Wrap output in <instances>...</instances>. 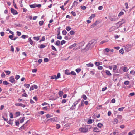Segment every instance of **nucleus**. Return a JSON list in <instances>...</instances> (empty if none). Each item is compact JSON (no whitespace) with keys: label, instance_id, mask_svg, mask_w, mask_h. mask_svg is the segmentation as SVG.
Here are the masks:
<instances>
[{"label":"nucleus","instance_id":"obj_1","mask_svg":"<svg viewBox=\"0 0 135 135\" xmlns=\"http://www.w3.org/2000/svg\"><path fill=\"white\" fill-rule=\"evenodd\" d=\"M95 41L94 40H92L90 41L86 47L84 49H81V51L82 52H85L89 49H91L95 45Z\"/></svg>","mask_w":135,"mask_h":135},{"label":"nucleus","instance_id":"obj_2","mask_svg":"<svg viewBox=\"0 0 135 135\" xmlns=\"http://www.w3.org/2000/svg\"><path fill=\"white\" fill-rule=\"evenodd\" d=\"M79 130L82 132L85 133L88 132V129L86 128L81 127L79 129Z\"/></svg>","mask_w":135,"mask_h":135},{"label":"nucleus","instance_id":"obj_3","mask_svg":"<svg viewBox=\"0 0 135 135\" xmlns=\"http://www.w3.org/2000/svg\"><path fill=\"white\" fill-rule=\"evenodd\" d=\"M9 81L11 83H15L16 82V81L13 76H11L9 78Z\"/></svg>","mask_w":135,"mask_h":135},{"label":"nucleus","instance_id":"obj_4","mask_svg":"<svg viewBox=\"0 0 135 135\" xmlns=\"http://www.w3.org/2000/svg\"><path fill=\"white\" fill-rule=\"evenodd\" d=\"M11 13L14 15H16L18 13L17 11L13 8L11 9Z\"/></svg>","mask_w":135,"mask_h":135},{"label":"nucleus","instance_id":"obj_5","mask_svg":"<svg viewBox=\"0 0 135 135\" xmlns=\"http://www.w3.org/2000/svg\"><path fill=\"white\" fill-rule=\"evenodd\" d=\"M15 105L17 106H21L23 108L25 107V105L23 104L22 103H16Z\"/></svg>","mask_w":135,"mask_h":135},{"label":"nucleus","instance_id":"obj_6","mask_svg":"<svg viewBox=\"0 0 135 135\" xmlns=\"http://www.w3.org/2000/svg\"><path fill=\"white\" fill-rule=\"evenodd\" d=\"M125 23V21L124 20H122V21H119L117 23V24H119L121 26L122 24Z\"/></svg>","mask_w":135,"mask_h":135},{"label":"nucleus","instance_id":"obj_7","mask_svg":"<svg viewBox=\"0 0 135 135\" xmlns=\"http://www.w3.org/2000/svg\"><path fill=\"white\" fill-rule=\"evenodd\" d=\"M76 105L75 104H74V103L73 105L70 108L69 110L71 111L74 109H75L76 108Z\"/></svg>","mask_w":135,"mask_h":135},{"label":"nucleus","instance_id":"obj_8","mask_svg":"<svg viewBox=\"0 0 135 135\" xmlns=\"http://www.w3.org/2000/svg\"><path fill=\"white\" fill-rule=\"evenodd\" d=\"M58 118L57 117L49 119L51 122H56L57 121Z\"/></svg>","mask_w":135,"mask_h":135},{"label":"nucleus","instance_id":"obj_9","mask_svg":"<svg viewBox=\"0 0 135 135\" xmlns=\"http://www.w3.org/2000/svg\"><path fill=\"white\" fill-rule=\"evenodd\" d=\"M118 120L117 118H114L113 121V122L114 124H116L118 123Z\"/></svg>","mask_w":135,"mask_h":135},{"label":"nucleus","instance_id":"obj_10","mask_svg":"<svg viewBox=\"0 0 135 135\" xmlns=\"http://www.w3.org/2000/svg\"><path fill=\"white\" fill-rule=\"evenodd\" d=\"M61 44L60 41L58 40L55 43V44L57 46H59Z\"/></svg>","mask_w":135,"mask_h":135},{"label":"nucleus","instance_id":"obj_11","mask_svg":"<svg viewBox=\"0 0 135 135\" xmlns=\"http://www.w3.org/2000/svg\"><path fill=\"white\" fill-rule=\"evenodd\" d=\"M116 27L115 26H114L112 27L109 29V31L110 32H111L114 31L116 29Z\"/></svg>","mask_w":135,"mask_h":135},{"label":"nucleus","instance_id":"obj_12","mask_svg":"<svg viewBox=\"0 0 135 135\" xmlns=\"http://www.w3.org/2000/svg\"><path fill=\"white\" fill-rule=\"evenodd\" d=\"M94 66L93 64L92 63H89V64H86V66L88 67H93Z\"/></svg>","mask_w":135,"mask_h":135},{"label":"nucleus","instance_id":"obj_13","mask_svg":"<svg viewBox=\"0 0 135 135\" xmlns=\"http://www.w3.org/2000/svg\"><path fill=\"white\" fill-rule=\"evenodd\" d=\"M30 7L31 8H34L36 7V4H33L30 5Z\"/></svg>","mask_w":135,"mask_h":135},{"label":"nucleus","instance_id":"obj_14","mask_svg":"<svg viewBox=\"0 0 135 135\" xmlns=\"http://www.w3.org/2000/svg\"><path fill=\"white\" fill-rule=\"evenodd\" d=\"M93 131L96 132H100V131L99 129L97 127H95L94 128Z\"/></svg>","mask_w":135,"mask_h":135},{"label":"nucleus","instance_id":"obj_15","mask_svg":"<svg viewBox=\"0 0 135 135\" xmlns=\"http://www.w3.org/2000/svg\"><path fill=\"white\" fill-rule=\"evenodd\" d=\"M65 73L67 75H69L71 74L69 72V71L68 69H66L65 71Z\"/></svg>","mask_w":135,"mask_h":135},{"label":"nucleus","instance_id":"obj_16","mask_svg":"<svg viewBox=\"0 0 135 135\" xmlns=\"http://www.w3.org/2000/svg\"><path fill=\"white\" fill-rule=\"evenodd\" d=\"M105 73L108 76H111L112 74L110 73L109 71L106 70L105 71Z\"/></svg>","mask_w":135,"mask_h":135},{"label":"nucleus","instance_id":"obj_17","mask_svg":"<svg viewBox=\"0 0 135 135\" xmlns=\"http://www.w3.org/2000/svg\"><path fill=\"white\" fill-rule=\"evenodd\" d=\"M76 45V43H74L72 45L70 46L69 48L70 49H72L73 47L75 46Z\"/></svg>","mask_w":135,"mask_h":135},{"label":"nucleus","instance_id":"obj_18","mask_svg":"<svg viewBox=\"0 0 135 135\" xmlns=\"http://www.w3.org/2000/svg\"><path fill=\"white\" fill-rule=\"evenodd\" d=\"M95 16V14H92L90 17L89 18V19L90 20L92 19L93 18H94Z\"/></svg>","mask_w":135,"mask_h":135},{"label":"nucleus","instance_id":"obj_19","mask_svg":"<svg viewBox=\"0 0 135 135\" xmlns=\"http://www.w3.org/2000/svg\"><path fill=\"white\" fill-rule=\"evenodd\" d=\"M28 41L31 45H32L33 43V41L31 40V38L28 39Z\"/></svg>","mask_w":135,"mask_h":135},{"label":"nucleus","instance_id":"obj_20","mask_svg":"<svg viewBox=\"0 0 135 135\" xmlns=\"http://www.w3.org/2000/svg\"><path fill=\"white\" fill-rule=\"evenodd\" d=\"M84 102V100H83L81 101V103L80 104H79V107H80L82 106H83L84 105V104L83 103V102Z\"/></svg>","mask_w":135,"mask_h":135},{"label":"nucleus","instance_id":"obj_21","mask_svg":"<svg viewBox=\"0 0 135 135\" xmlns=\"http://www.w3.org/2000/svg\"><path fill=\"white\" fill-rule=\"evenodd\" d=\"M8 123L9 124H11V125H13V121L12 120L10 119L8 121H7Z\"/></svg>","mask_w":135,"mask_h":135},{"label":"nucleus","instance_id":"obj_22","mask_svg":"<svg viewBox=\"0 0 135 135\" xmlns=\"http://www.w3.org/2000/svg\"><path fill=\"white\" fill-rule=\"evenodd\" d=\"M103 126V124L100 123H99L97 124V126L99 128H101Z\"/></svg>","mask_w":135,"mask_h":135},{"label":"nucleus","instance_id":"obj_23","mask_svg":"<svg viewBox=\"0 0 135 135\" xmlns=\"http://www.w3.org/2000/svg\"><path fill=\"white\" fill-rule=\"evenodd\" d=\"M80 99H78L77 100L74 102V104L76 105L78 103L80 102Z\"/></svg>","mask_w":135,"mask_h":135},{"label":"nucleus","instance_id":"obj_24","mask_svg":"<svg viewBox=\"0 0 135 135\" xmlns=\"http://www.w3.org/2000/svg\"><path fill=\"white\" fill-rule=\"evenodd\" d=\"M63 94V92L62 91H61L59 92V95L60 97H62Z\"/></svg>","mask_w":135,"mask_h":135},{"label":"nucleus","instance_id":"obj_25","mask_svg":"<svg viewBox=\"0 0 135 135\" xmlns=\"http://www.w3.org/2000/svg\"><path fill=\"white\" fill-rule=\"evenodd\" d=\"M108 40H103L101 41L100 43V44H102L104 43L107 42H108Z\"/></svg>","mask_w":135,"mask_h":135},{"label":"nucleus","instance_id":"obj_26","mask_svg":"<svg viewBox=\"0 0 135 135\" xmlns=\"http://www.w3.org/2000/svg\"><path fill=\"white\" fill-rule=\"evenodd\" d=\"M82 98H83V99H84L85 100H86L87 98L86 96V95L85 94H83L82 96Z\"/></svg>","mask_w":135,"mask_h":135},{"label":"nucleus","instance_id":"obj_27","mask_svg":"<svg viewBox=\"0 0 135 135\" xmlns=\"http://www.w3.org/2000/svg\"><path fill=\"white\" fill-rule=\"evenodd\" d=\"M78 4V2L76 1H74L72 5V6H74L75 5H77Z\"/></svg>","mask_w":135,"mask_h":135},{"label":"nucleus","instance_id":"obj_28","mask_svg":"<svg viewBox=\"0 0 135 135\" xmlns=\"http://www.w3.org/2000/svg\"><path fill=\"white\" fill-rule=\"evenodd\" d=\"M4 72H5L7 75H9L11 73V72L9 71H5Z\"/></svg>","mask_w":135,"mask_h":135},{"label":"nucleus","instance_id":"obj_29","mask_svg":"<svg viewBox=\"0 0 135 135\" xmlns=\"http://www.w3.org/2000/svg\"><path fill=\"white\" fill-rule=\"evenodd\" d=\"M51 47L52 49L54 50L55 51H56L57 50L56 49L55 47L53 45H52L51 46Z\"/></svg>","mask_w":135,"mask_h":135},{"label":"nucleus","instance_id":"obj_30","mask_svg":"<svg viewBox=\"0 0 135 135\" xmlns=\"http://www.w3.org/2000/svg\"><path fill=\"white\" fill-rule=\"evenodd\" d=\"M60 73H58L57 74V76H56V80L58 78H60Z\"/></svg>","mask_w":135,"mask_h":135},{"label":"nucleus","instance_id":"obj_31","mask_svg":"<svg viewBox=\"0 0 135 135\" xmlns=\"http://www.w3.org/2000/svg\"><path fill=\"white\" fill-rule=\"evenodd\" d=\"M43 110H49V109L47 107H43Z\"/></svg>","mask_w":135,"mask_h":135},{"label":"nucleus","instance_id":"obj_32","mask_svg":"<svg viewBox=\"0 0 135 135\" xmlns=\"http://www.w3.org/2000/svg\"><path fill=\"white\" fill-rule=\"evenodd\" d=\"M44 23V21H41L39 22V24L40 26H42Z\"/></svg>","mask_w":135,"mask_h":135},{"label":"nucleus","instance_id":"obj_33","mask_svg":"<svg viewBox=\"0 0 135 135\" xmlns=\"http://www.w3.org/2000/svg\"><path fill=\"white\" fill-rule=\"evenodd\" d=\"M92 123V120L91 119L89 120L88 121L87 123L88 124H91Z\"/></svg>","mask_w":135,"mask_h":135},{"label":"nucleus","instance_id":"obj_34","mask_svg":"<svg viewBox=\"0 0 135 135\" xmlns=\"http://www.w3.org/2000/svg\"><path fill=\"white\" fill-rule=\"evenodd\" d=\"M24 86L27 88H28L30 86V84H24Z\"/></svg>","mask_w":135,"mask_h":135},{"label":"nucleus","instance_id":"obj_35","mask_svg":"<svg viewBox=\"0 0 135 135\" xmlns=\"http://www.w3.org/2000/svg\"><path fill=\"white\" fill-rule=\"evenodd\" d=\"M14 0H13V6L15 7V8L16 9H18V8L16 6V4L15 3V2L14 1Z\"/></svg>","mask_w":135,"mask_h":135},{"label":"nucleus","instance_id":"obj_36","mask_svg":"<svg viewBox=\"0 0 135 135\" xmlns=\"http://www.w3.org/2000/svg\"><path fill=\"white\" fill-rule=\"evenodd\" d=\"M75 33V32L73 30H71L70 32V33L71 35H74Z\"/></svg>","mask_w":135,"mask_h":135},{"label":"nucleus","instance_id":"obj_37","mask_svg":"<svg viewBox=\"0 0 135 135\" xmlns=\"http://www.w3.org/2000/svg\"><path fill=\"white\" fill-rule=\"evenodd\" d=\"M79 44H80V46L81 47H82L84 45V42H82L80 43H79Z\"/></svg>","mask_w":135,"mask_h":135},{"label":"nucleus","instance_id":"obj_38","mask_svg":"<svg viewBox=\"0 0 135 135\" xmlns=\"http://www.w3.org/2000/svg\"><path fill=\"white\" fill-rule=\"evenodd\" d=\"M125 108L124 107H122L121 108H120L118 109V110L119 111H121L123 110V109Z\"/></svg>","mask_w":135,"mask_h":135},{"label":"nucleus","instance_id":"obj_39","mask_svg":"<svg viewBox=\"0 0 135 135\" xmlns=\"http://www.w3.org/2000/svg\"><path fill=\"white\" fill-rule=\"evenodd\" d=\"M129 83V81H126L124 82V84L126 85H128Z\"/></svg>","mask_w":135,"mask_h":135},{"label":"nucleus","instance_id":"obj_40","mask_svg":"<svg viewBox=\"0 0 135 135\" xmlns=\"http://www.w3.org/2000/svg\"><path fill=\"white\" fill-rule=\"evenodd\" d=\"M6 76L5 75L4 73V72H3L1 75V77L2 78H5Z\"/></svg>","mask_w":135,"mask_h":135},{"label":"nucleus","instance_id":"obj_41","mask_svg":"<svg viewBox=\"0 0 135 135\" xmlns=\"http://www.w3.org/2000/svg\"><path fill=\"white\" fill-rule=\"evenodd\" d=\"M67 33L66 31L65 30H63L62 31V34L64 35H65Z\"/></svg>","mask_w":135,"mask_h":135},{"label":"nucleus","instance_id":"obj_42","mask_svg":"<svg viewBox=\"0 0 135 135\" xmlns=\"http://www.w3.org/2000/svg\"><path fill=\"white\" fill-rule=\"evenodd\" d=\"M71 14L72 15L74 16H76V13L75 12H74L72 11L71 12Z\"/></svg>","mask_w":135,"mask_h":135},{"label":"nucleus","instance_id":"obj_43","mask_svg":"<svg viewBox=\"0 0 135 135\" xmlns=\"http://www.w3.org/2000/svg\"><path fill=\"white\" fill-rule=\"evenodd\" d=\"M119 52L121 54H123L124 52V51L123 50V49L122 48L121 49L119 50Z\"/></svg>","mask_w":135,"mask_h":135},{"label":"nucleus","instance_id":"obj_44","mask_svg":"<svg viewBox=\"0 0 135 135\" xmlns=\"http://www.w3.org/2000/svg\"><path fill=\"white\" fill-rule=\"evenodd\" d=\"M33 39L35 40L38 41L39 40V38L38 37H34Z\"/></svg>","mask_w":135,"mask_h":135},{"label":"nucleus","instance_id":"obj_45","mask_svg":"<svg viewBox=\"0 0 135 135\" xmlns=\"http://www.w3.org/2000/svg\"><path fill=\"white\" fill-rule=\"evenodd\" d=\"M124 13L123 12H120L118 14V16H120L123 15Z\"/></svg>","mask_w":135,"mask_h":135},{"label":"nucleus","instance_id":"obj_46","mask_svg":"<svg viewBox=\"0 0 135 135\" xmlns=\"http://www.w3.org/2000/svg\"><path fill=\"white\" fill-rule=\"evenodd\" d=\"M127 68L126 67H125L123 68V70L124 72H125L127 71Z\"/></svg>","mask_w":135,"mask_h":135},{"label":"nucleus","instance_id":"obj_47","mask_svg":"<svg viewBox=\"0 0 135 135\" xmlns=\"http://www.w3.org/2000/svg\"><path fill=\"white\" fill-rule=\"evenodd\" d=\"M81 69L80 68H77L75 70L76 71L77 73L80 72L81 71Z\"/></svg>","mask_w":135,"mask_h":135},{"label":"nucleus","instance_id":"obj_48","mask_svg":"<svg viewBox=\"0 0 135 135\" xmlns=\"http://www.w3.org/2000/svg\"><path fill=\"white\" fill-rule=\"evenodd\" d=\"M44 61V62H47L49 61V59L47 58H45Z\"/></svg>","mask_w":135,"mask_h":135},{"label":"nucleus","instance_id":"obj_49","mask_svg":"<svg viewBox=\"0 0 135 135\" xmlns=\"http://www.w3.org/2000/svg\"><path fill=\"white\" fill-rule=\"evenodd\" d=\"M117 69V66L115 65H114L113 67V71L115 72V71L116 69Z\"/></svg>","mask_w":135,"mask_h":135},{"label":"nucleus","instance_id":"obj_50","mask_svg":"<svg viewBox=\"0 0 135 135\" xmlns=\"http://www.w3.org/2000/svg\"><path fill=\"white\" fill-rule=\"evenodd\" d=\"M66 29L67 31H69L71 29V28L69 26H68L66 27Z\"/></svg>","mask_w":135,"mask_h":135},{"label":"nucleus","instance_id":"obj_51","mask_svg":"<svg viewBox=\"0 0 135 135\" xmlns=\"http://www.w3.org/2000/svg\"><path fill=\"white\" fill-rule=\"evenodd\" d=\"M3 84L5 85H7L8 84H9V83L5 81L3 82Z\"/></svg>","mask_w":135,"mask_h":135},{"label":"nucleus","instance_id":"obj_52","mask_svg":"<svg viewBox=\"0 0 135 135\" xmlns=\"http://www.w3.org/2000/svg\"><path fill=\"white\" fill-rule=\"evenodd\" d=\"M20 78V76L18 75H17L15 77V79L17 80H18Z\"/></svg>","mask_w":135,"mask_h":135},{"label":"nucleus","instance_id":"obj_53","mask_svg":"<svg viewBox=\"0 0 135 135\" xmlns=\"http://www.w3.org/2000/svg\"><path fill=\"white\" fill-rule=\"evenodd\" d=\"M11 51H12L13 52L14 51V49L13 46H11Z\"/></svg>","mask_w":135,"mask_h":135},{"label":"nucleus","instance_id":"obj_54","mask_svg":"<svg viewBox=\"0 0 135 135\" xmlns=\"http://www.w3.org/2000/svg\"><path fill=\"white\" fill-rule=\"evenodd\" d=\"M15 25L17 26H19V27H21L22 26V24H20V23L18 24H15Z\"/></svg>","mask_w":135,"mask_h":135},{"label":"nucleus","instance_id":"obj_55","mask_svg":"<svg viewBox=\"0 0 135 135\" xmlns=\"http://www.w3.org/2000/svg\"><path fill=\"white\" fill-rule=\"evenodd\" d=\"M56 127L57 129H59L60 127V126L59 124H57L56 125Z\"/></svg>","mask_w":135,"mask_h":135},{"label":"nucleus","instance_id":"obj_56","mask_svg":"<svg viewBox=\"0 0 135 135\" xmlns=\"http://www.w3.org/2000/svg\"><path fill=\"white\" fill-rule=\"evenodd\" d=\"M16 114L17 116H18L20 115V112H18L16 113Z\"/></svg>","mask_w":135,"mask_h":135},{"label":"nucleus","instance_id":"obj_57","mask_svg":"<svg viewBox=\"0 0 135 135\" xmlns=\"http://www.w3.org/2000/svg\"><path fill=\"white\" fill-rule=\"evenodd\" d=\"M95 64L96 66H99L100 64V63L99 62H95Z\"/></svg>","mask_w":135,"mask_h":135},{"label":"nucleus","instance_id":"obj_58","mask_svg":"<svg viewBox=\"0 0 135 135\" xmlns=\"http://www.w3.org/2000/svg\"><path fill=\"white\" fill-rule=\"evenodd\" d=\"M81 8L83 10H85L86 8V7L85 6H81Z\"/></svg>","mask_w":135,"mask_h":135},{"label":"nucleus","instance_id":"obj_59","mask_svg":"<svg viewBox=\"0 0 135 135\" xmlns=\"http://www.w3.org/2000/svg\"><path fill=\"white\" fill-rule=\"evenodd\" d=\"M71 74L73 75H76V73L74 71H72L70 73Z\"/></svg>","mask_w":135,"mask_h":135},{"label":"nucleus","instance_id":"obj_60","mask_svg":"<svg viewBox=\"0 0 135 135\" xmlns=\"http://www.w3.org/2000/svg\"><path fill=\"white\" fill-rule=\"evenodd\" d=\"M125 5L126 6V9H128V4L127 3H125Z\"/></svg>","mask_w":135,"mask_h":135},{"label":"nucleus","instance_id":"obj_61","mask_svg":"<svg viewBox=\"0 0 135 135\" xmlns=\"http://www.w3.org/2000/svg\"><path fill=\"white\" fill-rule=\"evenodd\" d=\"M66 42V41H65L64 40H62L61 42V45H63V44H65Z\"/></svg>","mask_w":135,"mask_h":135},{"label":"nucleus","instance_id":"obj_62","mask_svg":"<svg viewBox=\"0 0 135 135\" xmlns=\"http://www.w3.org/2000/svg\"><path fill=\"white\" fill-rule=\"evenodd\" d=\"M45 46L43 44H42L40 45V48H43L45 47Z\"/></svg>","mask_w":135,"mask_h":135},{"label":"nucleus","instance_id":"obj_63","mask_svg":"<svg viewBox=\"0 0 135 135\" xmlns=\"http://www.w3.org/2000/svg\"><path fill=\"white\" fill-rule=\"evenodd\" d=\"M33 88H33V86H31L30 87V91H31V90H33Z\"/></svg>","mask_w":135,"mask_h":135},{"label":"nucleus","instance_id":"obj_64","mask_svg":"<svg viewBox=\"0 0 135 135\" xmlns=\"http://www.w3.org/2000/svg\"><path fill=\"white\" fill-rule=\"evenodd\" d=\"M115 99L113 98L111 100V102L112 103H114L115 102Z\"/></svg>","mask_w":135,"mask_h":135}]
</instances>
